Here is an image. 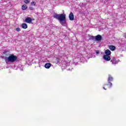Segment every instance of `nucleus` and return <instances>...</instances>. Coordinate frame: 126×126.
I'll return each mask as SVG.
<instances>
[{
  "mask_svg": "<svg viewBox=\"0 0 126 126\" xmlns=\"http://www.w3.org/2000/svg\"><path fill=\"white\" fill-rule=\"evenodd\" d=\"M60 62V61H58V63H59Z\"/></svg>",
  "mask_w": 126,
  "mask_h": 126,
  "instance_id": "obj_21",
  "label": "nucleus"
},
{
  "mask_svg": "<svg viewBox=\"0 0 126 126\" xmlns=\"http://www.w3.org/2000/svg\"><path fill=\"white\" fill-rule=\"evenodd\" d=\"M69 18L70 20L73 21L74 20V15H73V13L70 12L69 14Z\"/></svg>",
  "mask_w": 126,
  "mask_h": 126,
  "instance_id": "obj_5",
  "label": "nucleus"
},
{
  "mask_svg": "<svg viewBox=\"0 0 126 126\" xmlns=\"http://www.w3.org/2000/svg\"><path fill=\"white\" fill-rule=\"evenodd\" d=\"M66 65V66H67V65H68V64H67V65Z\"/></svg>",
  "mask_w": 126,
  "mask_h": 126,
  "instance_id": "obj_22",
  "label": "nucleus"
},
{
  "mask_svg": "<svg viewBox=\"0 0 126 126\" xmlns=\"http://www.w3.org/2000/svg\"><path fill=\"white\" fill-rule=\"evenodd\" d=\"M96 54H97V55H98V54H100V51L97 50V51H96Z\"/></svg>",
  "mask_w": 126,
  "mask_h": 126,
  "instance_id": "obj_19",
  "label": "nucleus"
},
{
  "mask_svg": "<svg viewBox=\"0 0 126 126\" xmlns=\"http://www.w3.org/2000/svg\"><path fill=\"white\" fill-rule=\"evenodd\" d=\"M31 3L32 5H34V6L36 5V2L35 1H32Z\"/></svg>",
  "mask_w": 126,
  "mask_h": 126,
  "instance_id": "obj_15",
  "label": "nucleus"
},
{
  "mask_svg": "<svg viewBox=\"0 0 126 126\" xmlns=\"http://www.w3.org/2000/svg\"><path fill=\"white\" fill-rule=\"evenodd\" d=\"M22 9H23V10H26V9H27V5H23L22 6Z\"/></svg>",
  "mask_w": 126,
  "mask_h": 126,
  "instance_id": "obj_13",
  "label": "nucleus"
},
{
  "mask_svg": "<svg viewBox=\"0 0 126 126\" xmlns=\"http://www.w3.org/2000/svg\"><path fill=\"white\" fill-rule=\"evenodd\" d=\"M68 64H69V63H68Z\"/></svg>",
  "mask_w": 126,
  "mask_h": 126,
  "instance_id": "obj_23",
  "label": "nucleus"
},
{
  "mask_svg": "<svg viewBox=\"0 0 126 126\" xmlns=\"http://www.w3.org/2000/svg\"><path fill=\"white\" fill-rule=\"evenodd\" d=\"M52 65V64L51 63H46L45 64V68H50Z\"/></svg>",
  "mask_w": 126,
  "mask_h": 126,
  "instance_id": "obj_9",
  "label": "nucleus"
},
{
  "mask_svg": "<svg viewBox=\"0 0 126 126\" xmlns=\"http://www.w3.org/2000/svg\"><path fill=\"white\" fill-rule=\"evenodd\" d=\"M109 49H110L111 51H115L116 50V47L113 45H110L109 46Z\"/></svg>",
  "mask_w": 126,
  "mask_h": 126,
  "instance_id": "obj_11",
  "label": "nucleus"
},
{
  "mask_svg": "<svg viewBox=\"0 0 126 126\" xmlns=\"http://www.w3.org/2000/svg\"><path fill=\"white\" fill-rule=\"evenodd\" d=\"M22 28H23V29H27L28 26H27V24L24 23V24H22Z\"/></svg>",
  "mask_w": 126,
  "mask_h": 126,
  "instance_id": "obj_12",
  "label": "nucleus"
},
{
  "mask_svg": "<svg viewBox=\"0 0 126 126\" xmlns=\"http://www.w3.org/2000/svg\"><path fill=\"white\" fill-rule=\"evenodd\" d=\"M30 10H33L34 9V7H33L32 6H31L30 7Z\"/></svg>",
  "mask_w": 126,
  "mask_h": 126,
  "instance_id": "obj_18",
  "label": "nucleus"
},
{
  "mask_svg": "<svg viewBox=\"0 0 126 126\" xmlns=\"http://www.w3.org/2000/svg\"><path fill=\"white\" fill-rule=\"evenodd\" d=\"M111 63H112V64H117L120 62L119 60H117L116 58L113 57L111 60Z\"/></svg>",
  "mask_w": 126,
  "mask_h": 126,
  "instance_id": "obj_4",
  "label": "nucleus"
},
{
  "mask_svg": "<svg viewBox=\"0 0 126 126\" xmlns=\"http://www.w3.org/2000/svg\"><path fill=\"white\" fill-rule=\"evenodd\" d=\"M103 59L105 61H110L111 60V57H110V55H104L103 56Z\"/></svg>",
  "mask_w": 126,
  "mask_h": 126,
  "instance_id": "obj_6",
  "label": "nucleus"
},
{
  "mask_svg": "<svg viewBox=\"0 0 126 126\" xmlns=\"http://www.w3.org/2000/svg\"><path fill=\"white\" fill-rule=\"evenodd\" d=\"M105 55H107V56H110V55H111V51H110V50L109 49H107L105 51Z\"/></svg>",
  "mask_w": 126,
  "mask_h": 126,
  "instance_id": "obj_10",
  "label": "nucleus"
},
{
  "mask_svg": "<svg viewBox=\"0 0 126 126\" xmlns=\"http://www.w3.org/2000/svg\"><path fill=\"white\" fill-rule=\"evenodd\" d=\"M95 41H101L102 40V36L101 35L98 34L95 36Z\"/></svg>",
  "mask_w": 126,
  "mask_h": 126,
  "instance_id": "obj_7",
  "label": "nucleus"
},
{
  "mask_svg": "<svg viewBox=\"0 0 126 126\" xmlns=\"http://www.w3.org/2000/svg\"><path fill=\"white\" fill-rule=\"evenodd\" d=\"M103 89H104V90H107V89H105L104 87H103Z\"/></svg>",
  "mask_w": 126,
  "mask_h": 126,
  "instance_id": "obj_20",
  "label": "nucleus"
},
{
  "mask_svg": "<svg viewBox=\"0 0 126 126\" xmlns=\"http://www.w3.org/2000/svg\"><path fill=\"white\" fill-rule=\"evenodd\" d=\"M17 60V57L13 54H11L8 58L5 59V62L14 63Z\"/></svg>",
  "mask_w": 126,
  "mask_h": 126,
  "instance_id": "obj_2",
  "label": "nucleus"
},
{
  "mask_svg": "<svg viewBox=\"0 0 126 126\" xmlns=\"http://www.w3.org/2000/svg\"><path fill=\"white\" fill-rule=\"evenodd\" d=\"M95 36H92L91 37V39H92V40H94V41H95Z\"/></svg>",
  "mask_w": 126,
  "mask_h": 126,
  "instance_id": "obj_16",
  "label": "nucleus"
},
{
  "mask_svg": "<svg viewBox=\"0 0 126 126\" xmlns=\"http://www.w3.org/2000/svg\"><path fill=\"white\" fill-rule=\"evenodd\" d=\"M25 3L28 4L30 2V1L29 0H25L24 1Z\"/></svg>",
  "mask_w": 126,
  "mask_h": 126,
  "instance_id": "obj_14",
  "label": "nucleus"
},
{
  "mask_svg": "<svg viewBox=\"0 0 126 126\" xmlns=\"http://www.w3.org/2000/svg\"><path fill=\"white\" fill-rule=\"evenodd\" d=\"M108 84H105L104 85V86H106L107 85H109L108 88H111V87H112V86L113 85L112 83L110 82V81H113V77H112L111 76V75H109V77H108Z\"/></svg>",
  "mask_w": 126,
  "mask_h": 126,
  "instance_id": "obj_3",
  "label": "nucleus"
},
{
  "mask_svg": "<svg viewBox=\"0 0 126 126\" xmlns=\"http://www.w3.org/2000/svg\"><path fill=\"white\" fill-rule=\"evenodd\" d=\"M65 14H57L54 13L53 15L54 18H56L58 19L60 23V24L62 25L63 26H65V24H66V19L65 18Z\"/></svg>",
  "mask_w": 126,
  "mask_h": 126,
  "instance_id": "obj_1",
  "label": "nucleus"
},
{
  "mask_svg": "<svg viewBox=\"0 0 126 126\" xmlns=\"http://www.w3.org/2000/svg\"><path fill=\"white\" fill-rule=\"evenodd\" d=\"M25 21L27 23H31L32 22V19L30 17H28L25 19Z\"/></svg>",
  "mask_w": 126,
  "mask_h": 126,
  "instance_id": "obj_8",
  "label": "nucleus"
},
{
  "mask_svg": "<svg viewBox=\"0 0 126 126\" xmlns=\"http://www.w3.org/2000/svg\"><path fill=\"white\" fill-rule=\"evenodd\" d=\"M16 31H17V32H20V31H21V30L19 28H17L16 29Z\"/></svg>",
  "mask_w": 126,
  "mask_h": 126,
  "instance_id": "obj_17",
  "label": "nucleus"
}]
</instances>
